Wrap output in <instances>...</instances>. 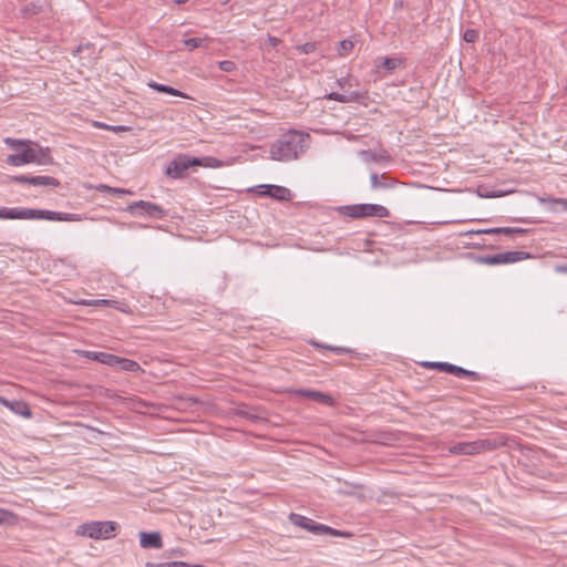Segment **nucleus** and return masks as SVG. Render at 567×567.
Here are the masks:
<instances>
[{
	"label": "nucleus",
	"mask_w": 567,
	"mask_h": 567,
	"mask_svg": "<svg viewBox=\"0 0 567 567\" xmlns=\"http://www.w3.org/2000/svg\"><path fill=\"white\" fill-rule=\"evenodd\" d=\"M4 143L17 150V153L8 155L6 162L11 166H22L34 163L38 165H50L53 163L50 148L42 147L30 140H18L12 137L4 138Z\"/></svg>",
	"instance_id": "obj_1"
},
{
	"label": "nucleus",
	"mask_w": 567,
	"mask_h": 567,
	"mask_svg": "<svg viewBox=\"0 0 567 567\" xmlns=\"http://www.w3.org/2000/svg\"><path fill=\"white\" fill-rule=\"evenodd\" d=\"M309 134L299 131H288L280 135L270 146V157L278 162H289L297 159L307 148Z\"/></svg>",
	"instance_id": "obj_2"
},
{
	"label": "nucleus",
	"mask_w": 567,
	"mask_h": 567,
	"mask_svg": "<svg viewBox=\"0 0 567 567\" xmlns=\"http://www.w3.org/2000/svg\"><path fill=\"white\" fill-rule=\"evenodd\" d=\"M0 219H48L58 221H80L78 214L21 207H0Z\"/></svg>",
	"instance_id": "obj_3"
},
{
	"label": "nucleus",
	"mask_w": 567,
	"mask_h": 567,
	"mask_svg": "<svg viewBox=\"0 0 567 567\" xmlns=\"http://www.w3.org/2000/svg\"><path fill=\"white\" fill-rule=\"evenodd\" d=\"M506 444L503 436L496 435L473 442H460L449 447V453L454 455H476L487 451H494Z\"/></svg>",
	"instance_id": "obj_4"
},
{
	"label": "nucleus",
	"mask_w": 567,
	"mask_h": 567,
	"mask_svg": "<svg viewBox=\"0 0 567 567\" xmlns=\"http://www.w3.org/2000/svg\"><path fill=\"white\" fill-rule=\"evenodd\" d=\"M118 524L112 520H93L78 526L75 534L92 539H110L115 537Z\"/></svg>",
	"instance_id": "obj_5"
},
{
	"label": "nucleus",
	"mask_w": 567,
	"mask_h": 567,
	"mask_svg": "<svg viewBox=\"0 0 567 567\" xmlns=\"http://www.w3.org/2000/svg\"><path fill=\"white\" fill-rule=\"evenodd\" d=\"M289 520L291 524H293L300 528H303L315 535H329V536L344 537V538L352 537V534L349 532L334 529L328 525L317 523L313 519L308 518L300 514L291 513L289 515Z\"/></svg>",
	"instance_id": "obj_6"
},
{
	"label": "nucleus",
	"mask_w": 567,
	"mask_h": 567,
	"mask_svg": "<svg viewBox=\"0 0 567 567\" xmlns=\"http://www.w3.org/2000/svg\"><path fill=\"white\" fill-rule=\"evenodd\" d=\"M209 157L197 158L186 154L177 155L167 166L166 174L172 178H182L188 168L193 166H203V161H208Z\"/></svg>",
	"instance_id": "obj_7"
},
{
	"label": "nucleus",
	"mask_w": 567,
	"mask_h": 567,
	"mask_svg": "<svg viewBox=\"0 0 567 567\" xmlns=\"http://www.w3.org/2000/svg\"><path fill=\"white\" fill-rule=\"evenodd\" d=\"M343 214L352 218H362L368 216H377L380 218L390 215L389 209L377 204H355L341 207Z\"/></svg>",
	"instance_id": "obj_8"
},
{
	"label": "nucleus",
	"mask_w": 567,
	"mask_h": 567,
	"mask_svg": "<svg viewBox=\"0 0 567 567\" xmlns=\"http://www.w3.org/2000/svg\"><path fill=\"white\" fill-rule=\"evenodd\" d=\"M126 210L133 216H148L156 219L163 218L165 215L162 206L146 200L134 202L127 206Z\"/></svg>",
	"instance_id": "obj_9"
},
{
	"label": "nucleus",
	"mask_w": 567,
	"mask_h": 567,
	"mask_svg": "<svg viewBox=\"0 0 567 567\" xmlns=\"http://www.w3.org/2000/svg\"><path fill=\"white\" fill-rule=\"evenodd\" d=\"M505 235L511 238L515 236H524L527 234L526 229L516 228V227H496V228H487V229H477V230H468L464 233V236H473V235Z\"/></svg>",
	"instance_id": "obj_10"
},
{
	"label": "nucleus",
	"mask_w": 567,
	"mask_h": 567,
	"mask_svg": "<svg viewBox=\"0 0 567 567\" xmlns=\"http://www.w3.org/2000/svg\"><path fill=\"white\" fill-rule=\"evenodd\" d=\"M258 194L268 196L274 199L285 202L292 198V193L289 188L279 185H260L258 186Z\"/></svg>",
	"instance_id": "obj_11"
},
{
	"label": "nucleus",
	"mask_w": 567,
	"mask_h": 567,
	"mask_svg": "<svg viewBox=\"0 0 567 567\" xmlns=\"http://www.w3.org/2000/svg\"><path fill=\"white\" fill-rule=\"evenodd\" d=\"M328 100L337 101L340 103H363L364 100L368 99V92L367 91H353L350 93H338V92H331L326 95Z\"/></svg>",
	"instance_id": "obj_12"
},
{
	"label": "nucleus",
	"mask_w": 567,
	"mask_h": 567,
	"mask_svg": "<svg viewBox=\"0 0 567 567\" xmlns=\"http://www.w3.org/2000/svg\"><path fill=\"white\" fill-rule=\"evenodd\" d=\"M296 394L302 398H308L313 401H317L321 404L332 406L334 404V399L327 393L316 391V390H309V389H298L296 390Z\"/></svg>",
	"instance_id": "obj_13"
},
{
	"label": "nucleus",
	"mask_w": 567,
	"mask_h": 567,
	"mask_svg": "<svg viewBox=\"0 0 567 567\" xmlns=\"http://www.w3.org/2000/svg\"><path fill=\"white\" fill-rule=\"evenodd\" d=\"M140 545L142 548L161 549L163 547V539L158 532H141Z\"/></svg>",
	"instance_id": "obj_14"
},
{
	"label": "nucleus",
	"mask_w": 567,
	"mask_h": 567,
	"mask_svg": "<svg viewBox=\"0 0 567 567\" xmlns=\"http://www.w3.org/2000/svg\"><path fill=\"white\" fill-rule=\"evenodd\" d=\"M0 403L18 415L23 417L32 416L30 406L23 401H9L8 399L0 396Z\"/></svg>",
	"instance_id": "obj_15"
},
{
	"label": "nucleus",
	"mask_w": 567,
	"mask_h": 567,
	"mask_svg": "<svg viewBox=\"0 0 567 567\" xmlns=\"http://www.w3.org/2000/svg\"><path fill=\"white\" fill-rule=\"evenodd\" d=\"M81 353L86 359L97 361L109 367H113V361H115V355L107 352L81 351Z\"/></svg>",
	"instance_id": "obj_16"
},
{
	"label": "nucleus",
	"mask_w": 567,
	"mask_h": 567,
	"mask_svg": "<svg viewBox=\"0 0 567 567\" xmlns=\"http://www.w3.org/2000/svg\"><path fill=\"white\" fill-rule=\"evenodd\" d=\"M529 257L530 254L523 250L499 252L501 265L523 261Z\"/></svg>",
	"instance_id": "obj_17"
},
{
	"label": "nucleus",
	"mask_w": 567,
	"mask_h": 567,
	"mask_svg": "<svg viewBox=\"0 0 567 567\" xmlns=\"http://www.w3.org/2000/svg\"><path fill=\"white\" fill-rule=\"evenodd\" d=\"M113 367H118L120 370L127 371V372L143 371L138 362L131 360V359L121 358L117 355H115V361H113Z\"/></svg>",
	"instance_id": "obj_18"
},
{
	"label": "nucleus",
	"mask_w": 567,
	"mask_h": 567,
	"mask_svg": "<svg viewBox=\"0 0 567 567\" xmlns=\"http://www.w3.org/2000/svg\"><path fill=\"white\" fill-rule=\"evenodd\" d=\"M148 86L151 89L155 90L158 93L169 94V95L185 97V99L188 97L182 91H179L177 89H174V87H172L169 85H166V84H159L157 82L151 81V82H148Z\"/></svg>",
	"instance_id": "obj_19"
},
{
	"label": "nucleus",
	"mask_w": 567,
	"mask_h": 567,
	"mask_svg": "<svg viewBox=\"0 0 567 567\" xmlns=\"http://www.w3.org/2000/svg\"><path fill=\"white\" fill-rule=\"evenodd\" d=\"M30 185L32 186H48L58 187L60 185L59 179L52 176H32L30 178Z\"/></svg>",
	"instance_id": "obj_20"
},
{
	"label": "nucleus",
	"mask_w": 567,
	"mask_h": 567,
	"mask_svg": "<svg viewBox=\"0 0 567 567\" xmlns=\"http://www.w3.org/2000/svg\"><path fill=\"white\" fill-rule=\"evenodd\" d=\"M361 157L367 162H380L384 159H389V155L385 151L375 152L371 150H364L360 152Z\"/></svg>",
	"instance_id": "obj_21"
},
{
	"label": "nucleus",
	"mask_w": 567,
	"mask_h": 567,
	"mask_svg": "<svg viewBox=\"0 0 567 567\" xmlns=\"http://www.w3.org/2000/svg\"><path fill=\"white\" fill-rule=\"evenodd\" d=\"M451 374L457 375V377H467L473 381H480L482 380V377L480 373L475 371L466 370L462 367L452 365Z\"/></svg>",
	"instance_id": "obj_22"
},
{
	"label": "nucleus",
	"mask_w": 567,
	"mask_h": 567,
	"mask_svg": "<svg viewBox=\"0 0 567 567\" xmlns=\"http://www.w3.org/2000/svg\"><path fill=\"white\" fill-rule=\"evenodd\" d=\"M311 344L315 346L318 349H324V350L332 351L336 354H343V353L353 354L354 353V351L352 349L346 348V347L327 346V344H322V343H319V342H316V341H311Z\"/></svg>",
	"instance_id": "obj_23"
},
{
	"label": "nucleus",
	"mask_w": 567,
	"mask_h": 567,
	"mask_svg": "<svg viewBox=\"0 0 567 567\" xmlns=\"http://www.w3.org/2000/svg\"><path fill=\"white\" fill-rule=\"evenodd\" d=\"M476 260L478 264H482V265H488V266L501 265L499 254L480 256V257H477Z\"/></svg>",
	"instance_id": "obj_24"
},
{
	"label": "nucleus",
	"mask_w": 567,
	"mask_h": 567,
	"mask_svg": "<svg viewBox=\"0 0 567 567\" xmlns=\"http://www.w3.org/2000/svg\"><path fill=\"white\" fill-rule=\"evenodd\" d=\"M423 365L431 369H436L440 371L451 373L453 364L449 362H424Z\"/></svg>",
	"instance_id": "obj_25"
},
{
	"label": "nucleus",
	"mask_w": 567,
	"mask_h": 567,
	"mask_svg": "<svg viewBox=\"0 0 567 567\" xmlns=\"http://www.w3.org/2000/svg\"><path fill=\"white\" fill-rule=\"evenodd\" d=\"M80 303L84 305V306L97 307V306H106L110 303H118V302L115 300H109V299H93V300H83Z\"/></svg>",
	"instance_id": "obj_26"
},
{
	"label": "nucleus",
	"mask_w": 567,
	"mask_h": 567,
	"mask_svg": "<svg viewBox=\"0 0 567 567\" xmlns=\"http://www.w3.org/2000/svg\"><path fill=\"white\" fill-rule=\"evenodd\" d=\"M353 49V42L349 39H344L339 42V54L346 55Z\"/></svg>",
	"instance_id": "obj_27"
},
{
	"label": "nucleus",
	"mask_w": 567,
	"mask_h": 567,
	"mask_svg": "<svg viewBox=\"0 0 567 567\" xmlns=\"http://www.w3.org/2000/svg\"><path fill=\"white\" fill-rule=\"evenodd\" d=\"M99 189H102V190H104V192L111 193V194H113V195H126V194H132V192H131V190H128V189L111 187V186H107V185H101V186L99 187Z\"/></svg>",
	"instance_id": "obj_28"
},
{
	"label": "nucleus",
	"mask_w": 567,
	"mask_h": 567,
	"mask_svg": "<svg viewBox=\"0 0 567 567\" xmlns=\"http://www.w3.org/2000/svg\"><path fill=\"white\" fill-rule=\"evenodd\" d=\"M206 39H200V38H190V39H187L184 41V44L185 47L188 48V50L193 51L199 47H202L203 42L205 41Z\"/></svg>",
	"instance_id": "obj_29"
},
{
	"label": "nucleus",
	"mask_w": 567,
	"mask_h": 567,
	"mask_svg": "<svg viewBox=\"0 0 567 567\" xmlns=\"http://www.w3.org/2000/svg\"><path fill=\"white\" fill-rule=\"evenodd\" d=\"M542 202L558 205L563 210H567V198L548 197V198H543Z\"/></svg>",
	"instance_id": "obj_30"
},
{
	"label": "nucleus",
	"mask_w": 567,
	"mask_h": 567,
	"mask_svg": "<svg viewBox=\"0 0 567 567\" xmlns=\"http://www.w3.org/2000/svg\"><path fill=\"white\" fill-rule=\"evenodd\" d=\"M478 39V32L474 29H466L463 33V40L467 43H474Z\"/></svg>",
	"instance_id": "obj_31"
},
{
	"label": "nucleus",
	"mask_w": 567,
	"mask_h": 567,
	"mask_svg": "<svg viewBox=\"0 0 567 567\" xmlns=\"http://www.w3.org/2000/svg\"><path fill=\"white\" fill-rule=\"evenodd\" d=\"M399 63H400V61L395 58H385L382 62V65L385 70L392 71V70L396 69Z\"/></svg>",
	"instance_id": "obj_32"
},
{
	"label": "nucleus",
	"mask_w": 567,
	"mask_h": 567,
	"mask_svg": "<svg viewBox=\"0 0 567 567\" xmlns=\"http://www.w3.org/2000/svg\"><path fill=\"white\" fill-rule=\"evenodd\" d=\"M218 68L224 72H233L236 69V64L233 61L224 60L218 62Z\"/></svg>",
	"instance_id": "obj_33"
},
{
	"label": "nucleus",
	"mask_w": 567,
	"mask_h": 567,
	"mask_svg": "<svg viewBox=\"0 0 567 567\" xmlns=\"http://www.w3.org/2000/svg\"><path fill=\"white\" fill-rule=\"evenodd\" d=\"M96 126L103 127V128H106V130H110V131H113L115 133L126 132V131L130 130V127L124 126V125L111 126V125H106V124H103V123H96Z\"/></svg>",
	"instance_id": "obj_34"
},
{
	"label": "nucleus",
	"mask_w": 567,
	"mask_h": 567,
	"mask_svg": "<svg viewBox=\"0 0 567 567\" xmlns=\"http://www.w3.org/2000/svg\"><path fill=\"white\" fill-rule=\"evenodd\" d=\"M31 175L22 174L10 176V181L16 184H30Z\"/></svg>",
	"instance_id": "obj_35"
},
{
	"label": "nucleus",
	"mask_w": 567,
	"mask_h": 567,
	"mask_svg": "<svg viewBox=\"0 0 567 567\" xmlns=\"http://www.w3.org/2000/svg\"><path fill=\"white\" fill-rule=\"evenodd\" d=\"M370 181H371V187L374 189L380 188V187H386V184L381 183L379 181V175L377 173L371 174Z\"/></svg>",
	"instance_id": "obj_36"
},
{
	"label": "nucleus",
	"mask_w": 567,
	"mask_h": 567,
	"mask_svg": "<svg viewBox=\"0 0 567 567\" xmlns=\"http://www.w3.org/2000/svg\"><path fill=\"white\" fill-rule=\"evenodd\" d=\"M299 50L305 53V54H309L311 52H313L316 50V44L312 43V42H307L305 44H302Z\"/></svg>",
	"instance_id": "obj_37"
},
{
	"label": "nucleus",
	"mask_w": 567,
	"mask_h": 567,
	"mask_svg": "<svg viewBox=\"0 0 567 567\" xmlns=\"http://www.w3.org/2000/svg\"><path fill=\"white\" fill-rule=\"evenodd\" d=\"M238 414L244 417L251 419V420L257 417L256 414L251 410H248V409L239 410Z\"/></svg>",
	"instance_id": "obj_38"
},
{
	"label": "nucleus",
	"mask_w": 567,
	"mask_h": 567,
	"mask_svg": "<svg viewBox=\"0 0 567 567\" xmlns=\"http://www.w3.org/2000/svg\"><path fill=\"white\" fill-rule=\"evenodd\" d=\"M11 515L9 511L0 508V525L4 524Z\"/></svg>",
	"instance_id": "obj_39"
},
{
	"label": "nucleus",
	"mask_w": 567,
	"mask_h": 567,
	"mask_svg": "<svg viewBox=\"0 0 567 567\" xmlns=\"http://www.w3.org/2000/svg\"><path fill=\"white\" fill-rule=\"evenodd\" d=\"M554 269H555V271L557 274H565V275H567V264L556 265Z\"/></svg>",
	"instance_id": "obj_40"
},
{
	"label": "nucleus",
	"mask_w": 567,
	"mask_h": 567,
	"mask_svg": "<svg viewBox=\"0 0 567 567\" xmlns=\"http://www.w3.org/2000/svg\"><path fill=\"white\" fill-rule=\"evenodd\" d=\"M146 567H167V561L166 563L148 561V563H146Z\"/></svg>",
	"instance_id": "obj_41"
},
{
	"label": "nucleus",
	"mask_w": 567,
	"mask_h": 567,
	"mask_svg": "<svg viewBox=\"0 0 567 567\" xmlns=\"http://www.w3.org/2000/svg\"><path fill=\"white\" fill-rule=\"evenodd\" d=\"M268 41L272 47H276L279 43V39L275 37H269Z\"/></svg>",
	"instance_id": "obj_42"
},
{
	"label": "nucleus",
	"mask_w": 567,
	"mask_h": 567,
	"mask_svg": "<svg viewBox=\"0 0 567 567\" xmlns=\"http://www.w3.org/2000/svg\"><path fill=\"white\" fill-rule=\"evenodd\" d=\"M348 82H349V80H348V79L342 78V79H339V80L337 81V84H338L340 87H343Z\"/></svg>",
	"instance_id": "obj_43"
},
{
	"label": "nucleus",
	"mask_w": 567,
	"mask_h": 567,
	"mask_svg": "<svg viewBox=\"0 0 567 567\" xmlns=\"http://www.w3.org/2000/svg\"><path fill=\"white\" fill-rule=\"evenodd\" d=\"M474 245H475V247H485L486 246L484 243H481V240H477V243Z\"/></svg>",
	"instance_id": "obj_44"
},
{
	"label": "nucleus",
	"mask_w": 567,
	"mask_h": 567,
	"mask_svg": "<svg viewBox=\"0 0 567 567\" xmlns=\"http://www.w3.org/2000/svg\"><path fill=\"white\" fill-rule=\"evenodd\" d=\"M474 245H475V247H485L486 246L484 243H481V240H477V243Z\"/></svg>",
	"instance_id": "obj_45"
},
{
	"label": "nucleus",
	"mask_w": 567,
	"mask_h": 567,
	"mask_svg": "<svg viewBox=\"0 0 567 567\" xmlns=\"http://www.w3.org/2000/svg\"><path fill=\"white\" fill-rule=\"evenodd\" d=\"M116 305H117V303H110L109 306H112V307H115V308H116Z\"/></svg>",
	"instance_id": "obj_46"
}]
</instances>
